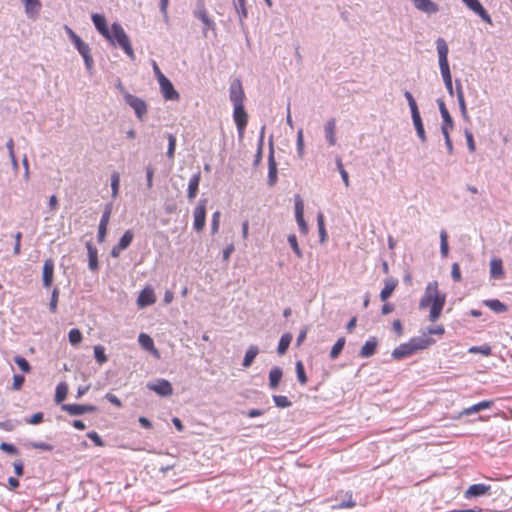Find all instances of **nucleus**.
Listing matches in <instances>:
<instances>
[{
	"label": "nucleus",
	"mask_w": 512,
	"mask_h": 512,
	"mask_svg": "<svg viewBox=\"0 0 512 512\" xmlns=\"http://www.w3.org/2000/svg\"><path fill=\"white\" fill-rule=\"evenodd\" d=\"M24 4L25 14L29 19L35 20L42 8L40 0H21Z\"/></svg>",
	"instance_id": "aec40b11"
},
{
	"label": "nucleus",
	"mask_w": 512,
	"mask_h": 512,
	"mask_svg": "<svg viewBox=\"0 0 512 512\" xmlns=\"http://www.w3.org/2000/svg\"><path fill=\"white\" fill-rule=\"evenodd\" d=\"M336 164H337V168L339 170V173L341 175V178L343 180V183L346 187H348L350 185V181H349V176H348V173L347 171L344 169V166L342 164V160L341 158H337L336 159Z\"/></svg>",
	"instance_id": "13d9d810"
},
{
	"label": "nucleus",
	"mask_w": 512,
	"mask_h": 512,
	"mask_svg": "<svg viewBox=\"0 0 512 512\" xmlns=\"http://www.w3.org/2000/svg\"><path fill=\"white\" fill-rule=\"evenodd\" d=\"M28 445H29V447L34 448V449H40V450H44V451H52L53 450V446L51 444L44 443V442L33 441V442H30Z\"/></svg>",
	"instance_id": "338daca9"
},
{
	"label": "nucleus",
	"mask_w": 512,
	"mask_h": 512,
	"mask_svg": "<svg viewBox=\"0 0 512 512\" xmlns=\"http://www.w3.org/2000/svg\"><path fill=\"white\" fill-rule=\"evenodd\" d=\"M146 387L161 397H168L173 394L172 384L163 378H158L154 381L148 382Z\"/></svg>",
	"instance_id": "0eeeda50"
},
{
	"label": "nucleus",
	"mask_w": 512,
	"mask_h": 512,
	"mask_svg": "<svg viewBox=\"0 0 512 512\" xmlns=\"http://www.w3.org/2000/svg\"><path fill=\"white\" fill-rule=\"evenodd\" d=\"M264 134H265V126H262L260 135H259V139H258V143H257V151H256L254 161H253V165L255 167L258 166L262 161L263 147H264Z\"/></svg>",
	"instance_id": "c9c22d12"
},
{
	"label": "nucleus",
	"mask_w": 512,
	"mask_h": 512,
	"mask_svg": "<svg viewBox=\"0 0 512 512\" xmlns=\"http://www.w3.org/2000/svg\"><path fill=\"white\" fill-rule=\"evenodd\" d=\"M462 2L466 5L468 9L477 14L482 19V21L490 25L493 24L491 16L482 6L479 0H462Z\"/></svg>",
	"instance_id": "4468645a"
},
{
	"label": "nucleus",
	"mask_w": 512,
	"mask_h": 512,
	"mask_svg": "<svg viewBox=\"0 0 512 512\" xmlns=\"http://www.w3.org/2000/svg\"><path fill=\"white\" fill-rule=\"evenodd\" d=\"M455 85H456V87H455L456 88V95H457V100H458L460 112L464 111V110H467L466 103H465V98H464V93H463V90H462V85H461L460 80L457 79L455 81Z\"/></svg>",
	"instance_id": "37998d69"
},
{
	"label": "nucleus",
	"mask_w": 512,
	"mask_h": 512,
	"mask_svg": "<svg viewBox=\"0 0 512 512\" xmlns=\"http://www.w3.org/2000/svg\"><path fill=\"white\" fill-rule=\"evenodd\" d=\"M451 277L455 282H460L462 280L460 266L456 262L452 264Z\"/></svg>",
	"instance_id": "774afa93"
},
{
	"label": "nucleus",
	"mask_w": 512,
	"mask_h": 512,
	"mask_svg": "<svg viewBox=\"0 0 512 512\" xmlns=\"http://www.w3.org/2000/svg\"><path fill=\"white\" fill-rule=\"evenodd\" d=\"M345 338L344 337H340L336 343L332 346L331 350H330V358L332 360H335L338 358V356L341 354V352L343 351V348L345 346Z\"/></svg>",
	"instance_id": "a19ab883"
},
{
	"label": "nucleus",
	"mask_w": 512,
	"mask_h": 512,
	"mask_svg": "<svg viewBox=\"0 0 512 512\" xmlns=\"http://www.w3.org/2000/svg\"><path fill=\"white\" fill-rule=\"evenodd\" d=\"M92 22L96 30L105 38H109L110 29L108 28L107 21L104 15L94 13L91 16Z\"/></svg>",
	"instance_id": "412c9836"
},
{
	"label": "nucleus",
	"mask_w": 512,
	"mask_h": 512,
	"mask_svg": "<svg viewBox=\"0 0 512 512\" xmlns=\"http://www.w3.org/2000/svg\"><path fill=\"white\" fill-rule=\"evenodd\" d=\"M469 352L471 353H481L484 356H490L492 354V348L487 345H481V346H473L469 349Z\"/></svg>",
	"instance_id": "bf43d9fd"
},
{
	"label": "nucleus",
	"mask_w": 512,
	"mask_h": 512,
	"mask_svg": "<svg viewBox=\"0 0 512 512\" xmlns=\"http://www.w3.org/2000/svg\"><path fill=\"white\" fill-rule=\"evenodd\" d=\"M0 450L9 455H18L19 454L18 448L15 445H13L11 443H7V442H2L0 444Z\"/></svg>",
	"instance_id": "680f3d73"
},
{
	"label": "nucleus",
	"mask_w": 512,
	"mask_h": 512,
	"mask_svg": "<svg viewBox=\"0 0 512 512\" xmlns=\"http://www.w3.org/2000/svg\"><path fill=\"white\" fill-rule=\"evenodd\" d=\"M483 303L495 313H504L508 310V306L498 299L485 300Z\"/></svg>",
	"instance_id": "e433bc0d"
},
{
	"label": "nucleus",
	"mask_w": 512,
	"mask_h": 512,
	"mask_svg": "<svg viewBox=\"0 0 512 512\" xmlns=\"http://www.w3.org/2000/svg\"><path fill=\"white\" fill-rule=\"evenodd\" d=\"M234 7L238 13L239 19L242 22L243 19L247 18L246 0H236Z\"/></svg>",
	"instance_id": "de8ad7c7"
},
{
	"label": "nucleus",
	"mask_w": 512,
	"mask_h": 512,
	"mask_svg": "<svg viewBox=\"0 0 512 512\" xmlns=\"http://www.w3.org/2000/svg\"><path fill=\"white\" fill-rule=\"evenodd\" d=\"M233 119L237 127L239 136L242 137L248 123V115L245 110L244 104L234 106Z\"/></svg>",
	"instance_id": "6e6552de"
},
{
	"label": "nucleus",
	"mask_w": 512,
	"mask_h": 512,
	"mask_svg": "<svg viewBox=\"0 0 512 512\" xmlns=\"http://www.w3.org/2000/svg\"><path fill=\"white\" fill-rule=\"evenodd\" d=\"M277 163L274 157V147L272 136L269 140V154H268V180L267 183L269 186H274L277 182Z\"/></svg>",
	"instance_id": "9d476101"
},
{
	"label": "nucleus",
	"mask_w": 512,
	"mask_h": 512,
	"mask_svg": "<svg viewBox=\"0 0 512 512\" xmlns=\"http://www.w3.org/2000/svg\"><path fill=\"white\" fill-rule=\"evenodd\" d=\"M120 175L118 172H113L111 175V196L117 198L119 194Z\"/></svg>",
	"instance_id": "c03bdc74"
},
{
	"label": "nucleus",
	"mask_w": 512,
	"mask_h": 512,
	"mask_svg": "<svg viewBox=\"0 0 512 512\" xmlns=\"http://www.w3.org/2000/svg\"><path fill=\"white\" fill-rule=\"evenodd\" d=\"M67 393H68L67 384L65 382H60L56 387L55 402L57 404L62 403L66 399Z\"/></svg>",
	"instance_id": "58836bf2"
},
{
	"label": "nucleus",
	"mask_w": 512,
	"mask_h": 512,
	"mask_svg": "<svg viewBox=\"0 0 512 512\" xmlns=\"http://www.w3.org/2000/svg\"><path fill=\"white\" fill-rule=\"evenodd\" d=\"M133 238H134V234L132 232V230H126L123 235L121 236V238L119 239V242H118V249H127L132 241H133Z\"/></svg>",
	"instance_id": "ea45409f"
},
{
	"label": "nucleus",
	"mask_w": 512,
	"mask_h": 512,
	"mask_svg": "<svg viewBox=\"0 0 512 512\" xmlns=\"http://www.w3.org/2000/svg\"><path fill=\"white\" fill-rule=\"evenodd\" d=\"M64 29L73 43L74 47L77 49L79 54L83 57L85 66L87 70H91L93 66V58L91 56V49L87 43H85L69 26L65 25Z\"/></svg>",
	"instance_id": "20e7f679"
},
{
	"label": "nucleus",
	"mask_w": 512,
	"mask_h": 512,
	"mask_svg": "<svg viewBox=\"0 0 512 512\" xmlns=\"http://www.w3.org/2000/svg\"><path fill=\"white\" fill-rule=\"evenodd\" d=\"M124 101L134 110L136 117L140 121H143L148 111L146 102L143 99L130 93H125Z\"/></svg>",
	"instance_id": "39448f33"
},
{
	"label": "nucleus",
	"mask_w": 512,
	"mask_h": 512,
	"mask_svg": "<svg viewBox=\"0 0 512 512\" xmlns=\"http://www.w3.org/2000/svg\"><path fill=\"white\" fill-rule=\"evenodd\" d=\"M258 354H259V348L256 345H250L245 352L242 366L244 368L250 367L253 364V362Z\"/></svg>",
	"instance_id": "72a5a7b5"
},
{
	"label": "nucleus",
	"mask_w": 512,
	"mask_h": 512,
	"mask_svg": "<svg viewBox=\"0 0 512 512\" xmlns=\"http://www.w3.org/2000/svg\"><path fill=\"white\" fill-rule=\"evenodd\" d=\"M159 85L165 100H179L180 94L175 90L172 82L165 75H161Z\"/></svg>",
	"instance_id": "ddd939ff"
},
{
	"label": "nucleus",
	"mask_w": 512,
	"mask_h": 512,
	"mask_svg": "<svg viewBox=\"0 0 512 512\" xmlns=\"http://www.w3.org/2000/svg\"><path fill=\"white\" fill-rule=\"evenodd\" d=\"M296 149L298 157L302 159L304 156V136L302 128H300L297 132Z\"/></svg>",
	"instance_id": "09e8293b"
},
{
	"label": "nucleus",
	"mask_w": 512,
	"mask_h": 512,
	"mask_svg": "<svg viewBox=\"0 0 512 512\" xmlns=\"http://www.w3.org/2000/svg\"><path fill=\"white\" fill-rule=\"evenodd\" d=\"M111 212H112V203H108L104 207L99 224L108 226Z\"/></svg>",
	"instance_id": "052dcab7"
},
{
	"label": "nucleus",
	"mask_w": 512,
	"mask_h": 512,
	"mask_svg": "<svg viewBox=\"0 0 512 512\" xmlns=\"http://www.w3.org/2000/svg\"><path fill=\"white\" fill-rule=\"evenodd\" d=\"M156 302L154 291L150 287L144 288L137 299V304L140 308L150 306Z\"/></svg>",
	"instance_id": "4be33fe9"
},
{
	"label": "nucleus",
	"mask_w": 512,
	"mask_h": 512,
	"mask_svg": "<svg viewBox=\"0 0 512 512\" xmlns=\"http://www.w3.org/2000/svg\"><path fill=\"white\" fill-rule=\"evenodd\" d=\"M435 342V339L425 333L421 336L413 337L409 340L410 346L414 353L430 347L431 345L435 344Z\"/></svg>",
	"instance_id": "a211bd4d"
},
{
	"label": "nucleus",
	"mask_w": 512,
	"mask_h": 512,
	"mask_svg": "<svg viewBox=\"0 0 512 512\" xmlns=\"http://www.w3.org/2000/svg\"><path fill=\"white\" fill-rule=\"evenodd\" d=\"M413 5L419 11L427 15L436 14L439 11V6L432 0H411Z\"/></svg>",
	"instance_id": "6ab92c4d"
},
{
	"label": "nucleus",
	"mask_w": 512,
	"mask_h": 512,
	"mask_svg": "<svg viewBox=\"0 0 512 512\" xmlns=\"http://www.w3.org/2000/svg\"><path fill=\"white\" fill-rule=\"evenodd\" d=\"M295 217L297 224L299 226V230L302 234L308 233V225L304 219V204L300 195L295 196Z\"/></svg>",
	"instance_id": "2eb2a0df"
},
{
	"label": "nucleus",
	"mask_w": 512,
	"mask_h": 512,
	"mask_svg": "<svg viewBox=\"0 0 512 512\" xmlns=\"http://www.w3.org/2000/svg\"><path fill=\"white\" fill-rule=\"evenodd\" d=\"M194 17L198 18L205 25V29L203 31L206 34L207 29H215V22L210 19L207 15V10L205 8V4L202 0H198L196 3V9L193 12Z\"/></svg>",
	"instance_id": "f8f14e48"
},
{
	"label": "nucleus",
	"mask_w": 512,
	"mask_h": 512,
	"mask_svg": "<svg viewBox=\"0 0 512 512\" xmlns=\"http://www.w3.org/2000/svg\"><path fill=\"white\" fill-rule=\"evenodd\" d=\"M165 136L168 140V149L166 155L169 159H173L176 149V137L171 133H166Z\"/></svg>",
	"instance_id": "a18cd8bd"
},
{
	"label": "nucleus",
	"mask_w": 512,
	"mask_h": 512,
	"mask_svg": "<svg viewBox=\"0 0 512 512\" xmlns=\"http://www.w3.org/2000/svg\"><path fill=\"white\" fill-rule=\"evenodd\" d=\"M490 276L494 279L504 277L503 262L500 258H493L490 262Z\"/></svg>",
	"instance_id": "2f4dec72"
},
{
	"label": "nucleus",
	"mask_w": 512,
	"mask_h": 512,
	"mask_svg": "<svg viewBox=\"0 0 512 512\" xmlns=\"http://www.w3.org/2000/svg\"><path fill=\"white\" fill-rule=\"evenodd\" d=\"M378 341L376 337H371L369 340L365 342V344L362 346L359 356L362 358H369L373 356L377 350Z\"/></svg>",
	"instance_id": "393cba45"
},
{
	"label": "nucleus",
	"mask_w": 512,
	"mask_h": 512,
	"mask_svg": "<svg viewBox=\"0 0 512 512\" xmlns=\"http://www.w3.org/2000/svg\"><path fill=\"white\" fill-rule=\"evenodd\" d=\"M335 132H336V120H335V118H331L326 122V124L324 126L325 138L328 141L330 146H334L336 144Z\"/></svg>",
	"instance_id": "c756f323"
},
{
	"label": "nucleus",
	"mask_w": 512,
	"mask_h": 512,
	"mask_svg": "<svg viewBox=\"0 0 512 512\" xmlns=\"http://www.w3.org/2000/svg\"><path fill=\"white\" fill-rule=\"evenodd\" d=\"M61 409L71 416H80L98 411L97 406L90 404H62Z\"/></svg>",
	"instance_id": "1a4fd4ad"
},
{
	"label": "nucleus",
	"mask_w": 512,
	"mask_h": 512,
	"mask_svg": "<svg viewBox=\"0 0 512 512\" xmlns=\"http://www.w3.org/2000/svg\"><path fill=\"white\" fill-rule=\"evenodd\" d=\"M317 224H318V229H319L320 241L324 242L326 240L327 233H326L325 224H324V216L322 213H319L317 216Z\"/></svg>",
	"instance_id": "4d7b16f0"
},
{
	"label": "nucleus",
	"mask_w": 512,
	"mask_h": 512,
	"mask_svg": "<svg viewBox=\"0 0 512 512\" xmlns=\"http://www.w3.org/2000/svg\"><path fill=\"white\" fill-rule=\"evenodd\" d=\"M54 260L48 258L44 261L42 269V284L43 287L49 289L54 281Z\"/></svg>",
	"instance_id": "f3484780"
},
{
	"label": "nucleus",
	"mask_w": 512,
	"mask_h": 512,
	"mask_svg": "<svg viewBox=\"0 0 512 512\" xmlns=\"http://www.w3.org/2000/svg\"><path fill=\"white\" fill-rule=\"evenodd\" d=\"M292 338V334L290 333H284L281 336L277 347V352L279 355H284L287 352L291 344Z\"/></svg>",
	"instance_id": "4c0bfd02"
},
{
	"label": "nucleus",
	"mask_w": 512,
	"mask_h": 512,
	"mask_svg": "<svg viewBox=\"0 0 512 512\" xmlns=\"http://www.w3.org/2000/svg\"><path fill=\"white\" fill-rule=\"evenodd\" d=\"M86 249L88 254V267L92 272H96L99 269L98 250L91 242L86 243Z\"/></svg>",
	"instance_id": "5701e85b"
},
{
	"label": "nucleus",
	"mask_w": 512,
	"mask_h": 512,
	"mask_svg": "<svg viewBox=\"0 0 512 512\" xmlns=\"http://www.w3.org/2000/svg\"><path fill=\"white\" fill-rule=\"evenodd\" d=\"M68 339L71 345L76 346L82 341V333L79 329L73 328L68 333Z\"/></svg>",
	"instance_id": "3c124183"
},
{
	"label": "nucleus",
	"mask_w": 512,
	"mask_h": 512,
	"mask_svg": "<svg viewBox=\"0 0 512 512\" xmlns=\"http://www.w3.org/2000/svg\"><path fill=\"white\" fill-rule=\"evenodd\" d=\"M201 180V172L197 171L189 180L187 196L190 201H193L197 196L199 190V183Z\"/></svg>",
	"instance_id": "b1692460"
},
{
	"label": "nucleus",
	"mask_w": 512,
	"mask_h": 512,
	"mask_svg": "<svg viewBox=\"0 0 512 512\" xmlns=\"http://www.w3.org/2000/svg\"><path fill=\"white\" fill-rule=\"evenodd\" d=\"M14 362L22 372L29 373L31 371V365L24 357L17 355L14 357Z\"/></svg>",
	"instance_id": "864d4df0"
},
{
	"label": "nucleus",
	"mask_w": 512,
	"mask_h": 512,
	"mask_svg": "<svg viewBox=\"0 0 512 512\" xmlns=\"http://www.w3.org/2000/svg\"><path fill=\"white\" fill-rule=\"evenodd\" d=\"M207 199H200L197 203V206L194 209V221L193 228L196 232H200L204 229L206 223V206Z\"/></svg>",
	"instance_id": "423d86ee"
},
{
	"label": "nucleus",
	"mask_w": 512,
	"mask_h": 512,
	"mask_svg": "<svg viewBox=\"0 0 512 512\" xmlns=\"http://www.w3.org/2000/svg\"><path fill=\"white\" fill-rule=\"evenodd\" d=\"M440 254L442 258H446L449 254L448 234L446 230L440 232Z\"/></svg>",
	"instance_id": "79ce46f5"
},
{
	"label": "nucleus",
	"mask_w": 512,
	"mask_h": 512,
	"mask_svg": "<svg viewBox=\"0 0 512 512\" xmlns=\"http://www.w3.org/2000/svg\"><path fill=\"white\" fill-rule=\"evenodd\" d=\"M411 117H412V121H413L415 130H416L417 136L419 137V139L421 140L422 143H425L427 141V136L425 133V129H424V125L422 122L420 112L412 113Z\"/></svg>",
	"instance_id": "c85d7f7f"
},
{
	"label": "nucleus",
	"mask_w": 512,
	"mask_h": 512,
	"mask_svg": "<svg viewBox=\"0 0 512 512\" xmlns=\"http://www.w3.org/2000/svg\"><path fill=\"white\" fill-rule=\"evenodd\" d=\"M446 302V295L438 290V282H429L426 286L425 293L420 299L419 308L424 309L430 306L429 319L435 322L441 315Z\"/></svg>",
	"instance_id": "f257e3e1"
},
{
	"label": "nucleus",
	"mask_w": 512,
	"mask_h": 512,
	"mask_svg": "<svg viewBox=\"0 0 512 512\" xmlns=\"http://www.w3.org/2000/svg\"><path fill=\"white\" fill-rule=\"evenodd\" d=\"M492 400H484L477 404L472 405L471 407L465 408L460 412V416H468L474 413H478L482 410L489 409L493 405Z\"/></svg>",
	"instance_id": "bb28decb"
},
{
	"label": "nucleus",
	"mask_w": 512,
	"mask_h": 512,
	"mask_svg": "<svg viewBox=\"0 0 512 512\" xmlns=\"http://www.w3.org/2000/svg\"><path fill=\"white\" fill-rule=\"evenodd\" d=\"M404 96H405L406 100L408 101V105L410 107L411 114L415 113V112H419L417 103H416L413 95L409 91H405Z\"/></svg>",
	"instance_id": "0e129e2a"
},
{
	"label": "nucleus",
	"mask_w": 512,
	"mask_h": 512,
	"mask_svg": "<svg viewBox=\"0 0 512 512\" xmlns=\"http://www.w3.org/2000/svg\"><path fill=\"white\" fill-rule=\"evenodd\" d=\"M94 357L99 364H104L108 360L105 354V348L101 345L94 347Z\"/></svg>",
	"instance_id": "603ef678"
},
{
	"label": "nucleus",
	"mask_w": 512,
	"mask_h": 512,
	"mask_svg": "<svg viewBox=\"0 0 512 512\" xmlns=\"http://www.w3.org/2000/svg\"><path fill=\"white\" fill-rule=\"evenodd\" d=\"M60 290L58 287H54L51 293V299L49 303V310L52 313L57 311L58 299H59Z\"/></svg>",
	"instance_id": "5fc2aeb1"
},
{
	"label": "nucleus",
	"mask_w": 512,
	"mask_h": 512,
	"mask_svg": "<svg viewBox=\"0 0 512 512\" xmlns=\"http://www.w3.org/2000/svg\"><path fill=\"white\" fill-rule=\"evenodd\" d=\"M87 437L98 447H103L105 445L103 439L99 436V434L96 431L88 432Z\"/></svg>",
	"instance_id": "69168bd1"
},
{
	"label": "nucleus",
	"mask_w": 512,
	"mask_h": 512,
	"mask_svg": "<svg viewBox=\"0 0 512 512\" xmlns=\"http://www.w3.org/2000/svg\"><path fill=\"white\" fill-rule=\"evenodd\" d=\"M272 399L275 405L279 408H288L292 405V402L286 396L273 395Z\"/></svg>",
	"instance_id": "6e6d98bb"
},
{
	"label": "nucleus",
	"mask_w": 512,
	"mask_h": 512,
	"mask_svg": "<svg viewBox=\"0 0 512 512\" xmlns=\"http://www.w3.org/2000/svg\"><path fill=\"white\" fill-rule=\"evenodd\" d=\"M229 98L233 103V106L243 104L245 93L240 79L236 78L231 82L229 87Z\"/></svg>",
	"instance_id": "9b49d317"
},
{
	"label": "nucleus",
	"mask_w": 512,
	"mask_h": 512,
	"mask_svg": "<svg viewBox=\"0 0 512 512\" xmlns=\"http://www.w3.org/2000/svg\"><path fill=\"white\" fill-rule=\"evenodd\" d=\"M486 495H491V486L483 483L470 485L464 493V497L466 499L477 498Z\"/></svg>",
	"instance_id": "dca6fc26"
},
{
	"label": "nucleus",
	"mask_w": 512,
	"mask_h": 512,
	"mask_svg": "<svg viewBox=\"0 0 512 512\" xmlns=\"http://www.w3.org/2000/svg\"><path fill=\"white\" fill-rule=\"evenodd\" d=\"M464 134H465L468 150L471 153L475 152L476 146H475L474 136H473L472 132L469 131L468 129H466L464 131Z\"/></svg>",
	"instance_id": "e2e57ef3"
},
{
	"label": "nucleus",
	"mask_w": 512,
	"mask_h": 512,
	"mask_svg": "<svg viewBox=\"0 0 512 512\" xmlns=\"http://www.w3.org/2000/svg\"><path fill=\"white\" fill-rule=\"evenodd\" d=\"M398 285V280L393 277L386 278L384 281V287L380 292V299L386 301L393 293Z\"/></svg>",
	"instance_id": "a878e982"
},
{
	"label": "nucleus",
	"mask_w": 512,
	"mask_h": 512,
	"mask_svg": "<svg viewBox=\"0 0 512 512\" xmlns=\"http://www.w3.org/2000/svg\"><path fill=\"white\" fill-rule=\"evenodd\" d=\"M283 376V371L280 367L275 366L269 372V387L271 389H276L281 381Z\"/></svg>",
	"instance_id": "f704fd0d"
},
{
	"label": "nucleus",
	"mask_w": 512,
	"mask_h": 512,
	"mask_svg": "<svg viewBox=\"0 0 512 512\" xmlns=\"http://www.w3.org/2000/svg\"><path fill=\"white\" fill-rule=\"evenodd\" d=\"M138 342L143 349L150 351L157 357L159 356V352L154 346V341L148 334L140 333L138 336Z\"/></svg>",
	"instance_id": "7c9ffc66"
},
{
	"label": "nucleus",
	"mask_w": 512,
	"mask_h": 512,
	"mask_svg": "<svg viewBox=\"0 0 512 512\" xmlns=\"http://www.w3.org/2000/svg\"><path fill=\"white\" fill-rule=\"evenodd\" d=\"M288 243L290 244L293 252L295 253V255L301 259L303 257V253H302V250L300 249L299 245H298V241H297V237L295 234H290L288 236Z\"/></svg>",
	"instance_id": "8fccbe9b"
},
{
	"label": "nucleus",
	"mask_w": 512,
	"mask_h": 512,
	"mask_svg": "<svg viewBox=\"0 0 512 512\" xmlns=\"http://www.w3.org/2000/svg\"><path fill=\"white\" fill-rule=\"evenodd\" d=\"M113 46H119L123 49V51L129 56L131 60L135 59V54L130 42V39L126 32L124 31L123 27L117 23L114 22L111 25L109 38H106Z\"/></svg>",
	"instance_id": "7ed1b4c3"
},
{
	"label": "nucleus",
	"mask_w": 512,
	"mask_h": 512,
	"mask_svg": "<svg viewBox=\"0 0 512 512\" xmlns=\"http://www.w3.org/2000/svg\"><path fill=\"white\" fill-rule=\"evenodd\" d=\"M437 103H438L439 111H440V114H441V117L443 120L441 126H449L450 128H454V121H453L448 109L446 108L444 101L441 99H438Z\"/></svg>",
	"instance_id": "473e14b6"
},
{
	"label": "nucleus",
	"mask_w": 512,
	"mask_h": 512,
	"mask_svg": "<svg viewBox=\"0 0 512 512\" xmlns=\"http://www.w3.org/2000/svg\"><path fill=\"white\" fill-rule=\"evenodd\" d=\"M436 49L438 52L439 67H440V71H441V75H442L445 87H446L449 95L453 96L454 89H453L452 76H451V71H450L449 62H448L449 48H448L447 42L445 41L444 38L439 37L436 40Z\"/></svg>",
	"instance_id": "f03ea898"
},
{
	"label": "nucleus",
	"mask_w": 512,
	"mask_h": 512,
	"mask_svg": "<svg viewBox=\"0 0 512 512\" xmlns=\"http://www.w3.org/2000/svg\"><path fill=\"white\" fill-rule=\"evenodd\" d=\"M413 354H415V353L412 350L409 341L407 343H403V344L399 345L392 351V357L396 360H402V359L407 358Z\"/></svg>",
	"instance_id": "cd10ccee"
},
{
	"label": "nucleus",
	"mask_w": 512,
	"mask_h": 512,
	"mask_svg": "<svg viewBox=\"0 0 512 512\" xmlns=\"http://www.w3.org/2000/svg\"><path fill=\"white\" fill-rule=\"evenodd\" d=\"M295 368L298 381L300 382V384L305 385L308 381V378L302 361H297Z\"/></svg>",
	"instance_id": "49530a36"
}]
</instances>
